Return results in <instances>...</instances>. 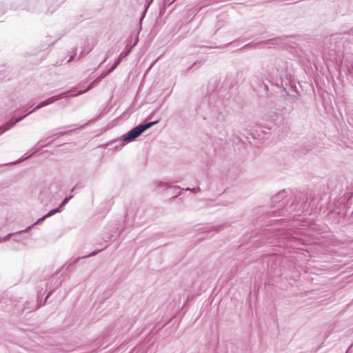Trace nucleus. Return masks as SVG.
<instances>
[{
	"label": "nucleus",
	"instance_id": "a211bd4d",
	"mask_svg": "<svg viewBox=\"0 0 353 353\" xmlns=\"http://www.w3.org/2000/svg\"><path fill=\"white\" fill-rule=\"evenodd\" d=\"M122 60V58L121 57H119L117 61H116V63L113 65H116V68L117 67V65L121 63Z\"/></svg>",
	"mask_w": 353,
	"mask_h": 353
},
{
	"label": "nucleus",
	"instance_id": "f03ea898",
	"mask_svg": "<svg viewBox=\"0 0 353 353\" xmlns=\"http://www.w3.org/2000/svg\"><path fill=\"white\" fill-rule=\"evenodd\" d=\"M159 121H151L145 123H141L139 125L134 127L129 132L123 134L119 139L114 140L111 142V143L119 142V145H117V148H121L126 143L131 142L134 141L136 138L139 137L144 131L151 128ZM109 143L108 145H110Z\"/></svg>",
	"mask_w": 353,
	"mask_h": 353
},
{
	"label": "nucleus",
	"instance_id": "9b49d317",
	"mask_svg": "<svg viewBox=\"0 0 353 353\" xmlns=\"http://www.w3.org/2000/svg\"><path fill=\"white\" fill-rule=\"evenodd\" d=\"M171 185L168 183H163V182H159L157 184V188H169Z\"/></svg>",
	"mask_w": 353,
	"mask_h": 353
},
{
	"label": "nucleus",
	"instance_id": "412c9836",
	"mask_svg": "<svg viewBox=\"0 0 353 353\" xmlns=\"http://www.w3.org/2000/svg\"><path fill=\"white\" fill-rule=\"evenodd\" d=\"M116 68V65H112L111 68L108 70V72H112L114 69Z\"/></svg>",
	"mask_w": 353,
	"mask_h": 353
},
{
	"label": "nucleus",
	"instance_id": "ddd939ff",
	"mask_svg": "<svg viewBox=\"0 0 353 353\" xmlns=\"http://www.w3.org/2000/svg\"><path fill=\"white\" fill-rule=\"evenodd\" d=\"M152 1H153V0H150V1L149 2V3L148 4V6H146V8H145V10H144V11H143V14H142V16L141 17V19H140V21H141L143 19V18L145 17V13H146L147 10H148V7H149L150 4L152 3Z\"/></svg>",
	"mask_w": 353,
	"mask_h": 353
},
{
	"label": "nucleus",
	"instance_id": "f3484780",
	"mask_svg": "<svg viewBox=\"0 0 353 353\" xmlns=\"http://www.w3.org/2000/svg\"><path fill=\"white\" fill-rule=\"evenodd\" d=\"M90 51V50H88V51H81V53H80V55H79V58L80 57H82L83 56H85L86 54H88L89 52Z\"/></svg>",
	"mask_w": 353,
	"mask_h": 353
},
{
	"label": "nucleus",
	"instance_id": "a878e982",
	"mask_svg": "<svg viewBox=\"0 0 353 353\" xmlns=\"http://www.w3.org/2000/svg\"><path fill=\"white\" fill-rule=\"evenodd\" d=\"M50 293H49V294H48V296H46V299H47L48 298V296H50Z\"/></svg>",
	"mask_w": 353,
	"mask_h": 353
},
{
	"label": "nucleus",
	"instance_id": "aec40b11",
	"mask_svg": "<svg viewBox=\"0 0 353 353\" xmlns=\"http://www.w3.org/2000/svg\"><path fill=\"white\" fill-rule=\"evenodd\" d=\"M34 153V152L32 153L31 154H30L29 156H28V157H26V158H23V159H19V162H21V161H25L26 159H28L29 157H32V155Z\"/></svg>",
	"mask_w": 353,
	"mask_h": 353
},
{
	"label": "nucleus",
	"instance_id": "f8f14e48",
	"mask_svg": "<svg viewBox=\"0 0 353 353\" xmlns=\"http://www.w3.org/2000/svg\"><path fill=\"white\" fill-rule=\"evenodd\" d=\"M12 234L10 233V234H8L7 236L0 238V242H5V241H8L10 239V237L12 236Z\"/></svg>",
	"mask_w": 353,
	"mask_h": 353
},
{
	"label": "nucleus",
	"instance_id": "9d476101",
	"mask_svg": "<svg viewBox=\"0 0 353 353\" xmlns=\"http://www.w3.org/2000/svg\"><path fill=\"white\" fill-rule=\"evenodd\" d=\"M101 251V250H97V251H94L93 252H92L91 254H89L88 255H85V256H83L82 257H79L77 258L76 260H75V262H77L79 259H83V258H87V257H90V256H94L96 255L97 254H98L99 252Z\"/></svg>",
	"mask_w": 353,
	"mask_h": 353
},
{
	"label": "nucleus",
	"instance_id": "1a4fd4ad",
	"mask_svg": "<svg viewBox=\"0 0 353 353\" xmlns=\"http://www.w3.org/2000/svg\"><path fill=\"white\" fill-rule=\"evenodd\" d=\"M138 41H139V39H138V37H137V38H136V39H135V42H134V45H133V46H132V47H131V48H130L128 51H126L125 52H122V53L120 54V57H121V58L123 59V58H124V57H127V56L130 53L132 48L134 46H135L137 45V43H138Z\"/></svg>",
	"mask_w": 353,
	"mask_h": 353
},
{
	"label": "nucleus",
	"instance_id": "393cba45",
	"mask_svg": "<svg viewBox=\"0 0 353 353\" xmlns=\"http://www.w3.org/2000/svg\"><path fill=\"white\" fill-rule=\"evenodd\" d=\"M276 118H273L272 119H273V120H276V119L278 118V117H279V116H278V114H276Z\"/></svg>",
	"mask_w": 353,
	"mask_h": 353
},
{
	"label": "nucleus",
	"instance_id": "dca6fc26",
	"mask_svg": "<svg viewBox=\"0 0 353 353\" xmlns=\"http://www.w3.org/2000/svg\"><path fill=\"white\" fill-rule=\"evenodd\" d=\"M52 141H50V142H49L48 143H47V144H41L42 140H41V141L37 143V145H39V148H43V147H46V146H47V145H48L49 143H50Z\"/></svg>",
	"mask_w": 353,
	"mask_h": 353
},
{
	"label": "nucleus",
	"instance_id": "4468645a",
	"mask_svg": "<svg viewBox=\"0 0 353 353\" xmlns=\"http://www.w3.org/2000/svg\"><path fill=\"white\" fill-rule=\"evenodd\" d=\"M108 74H110V72L108 70L105 71L101 74L99 77H98L99 79L101 81L102 79L105 78Z\"/></svg>",
	"mask_w": 353,
	"mask_h": 353
},
{
	"label": "nucleus",
	"instance_id": "20e7f679",
	"mask_svg": "<svg viewBox=\"0 0 353 353\" xmlns=\"http://www.w3.org/2000/svg\"><path fill=\"white\" fill-rule=\"evenodd\" d=\"M48 105L46 103V101L44 100L42 102H41L39 104H38L35 108H34L32 110H30V112H26L25 115L23 116V117H21L18 119H16V121L10 124H7L6 126L4 127H0V134H1L2 133H3L4 132L8 130L9 129H10L11 128H12L13 126L15 125V124H17V123H19V121H21L25 117H26L27 115L30 114V113L33 112L34 111L38 110V109H40L43 107H45V106H47Z\"/></svg>",
	"mask_w": 353,
	"mask_h": 353
},
{
	"label": "nucleus",
	"instance_id": "6ab92c4d",
	"mask_svg": "<svg viewBox=\"0 0 353 353\" xmlns=\"http://www.w3.org/2000/svg\"><path fill=\"white\" fill-rule=\"evenodd\" d=\"M122 60V58L121 57H119L117 61H116V63L113 65H116V68L117 67V65L121 63Z\"/></svg>",
	"mask_w": 353,
	"mask_h": 353
},
{
	"label": "nucleus",
	"instance_id": "6e6552de",
	"mask_svg": "<svg viewBox=\"0 0 353 353\" xmlns=\"http://www.w3.org/2000/svg\"><path fill=\"white\" fill-rule=\"evenodd\" d=\"M68 92H63V93H61V94H60L55 95V96L51 97H50V98H48V99H46L47 104H48V105H50V104H51V103H54V102H55V101H58V100H60V99H62V97H63V96L67 97V96H66V94H67Z\"/></svg>",
	"mask_w": 353,
	"mask_h": 353
},
{
	"label": "nucleus",
	"instance_id": "5701e85b",
	"mask_svg": "<svg viewBox=\"0 0 353 353\" xmlns=\"http://www.w3.org/2000/svg\"><path fill=\"white\" fill-rule=\"evenodd\" d=\"M61 284V281H56L55 283V287L54 289H55L56 288H57L59 285Z\"/></svg>",
	"mask_w": 353,
	"mask_h": 353
},
{
	"label": "nucleus",
	"instance_id": "423d86ee",
	"mask_svg": "<svg viewBox=\"0 0 353 353\" xmlns=\"http://www.w3.org/2000/svg\"><path fill=\"white\" fill-rule=\"evenodd\" d=\"M72 197V196H67L65 197L63 201H62V203L60 204V205L56 209H54V210H50L48 213H47L46 215H44L43 216H42L41 218L37 220V221H36L34 223H33L32 225H31L30 226H29L26 230H23V232H27L28 231L30 228H32L34 225H37V223H40L41 221H43L44 219H46V218L49 217V216H51L52 215H54V214L57 213V212H59L61 211V209L65 205H66L68 201H70V199Z\"/></svg>",
	"mask_w": 353,
	"mask_h": 353
},
{
	"label": "nucleus",
	"instance_id": "0eeeda50",
	"mask_svg": "<svg viewBox=\"0 0 353 353\" xmlns=\"http://www.w3.org/2000/svg\"><path fill=\"white\" fill-rule=\"evenodd\" d=\"M100 81H101L100 79H99L97 77L95 80H94L92 82L90 83V84L88 85L87 89H85L84 90H82V91H79L77 94H71L70 96L71 97H76V96L84 94V93L87 92L88 90H90L92 89L93 88H94Z\"/></svg>",
	"mask_w": 353,
	"mask_h": 353
},
{
	"label": "nucleus",
	"instance_id": "7ed1b4c3",
	"mask_svg": "<svg viewBox=\"0 0 353 353\" xmlns=\"http://www.w3.org/2000/svg\"><path fill=\"white\" fill-rule=\"evenodd\" d=\"M289 201L288 196L285 191L280 192L272 198V203L275 210H281L286 207Z\"/></svg>",
	"mask_w": 353,
	"mask_h": 353
},
{
	"label": "nucleus",
	"instance_id": "f257e3e1",
	"mask_svg": "<svg viewBox=\"0 0 353 353\" xmlns=\"http://www.w3.org/2000/svg\"><path fill=\"white\" fill-rule=\"evenodd\" d=\"M266 79L279 85L284 78L288 79L287 64L283 61H277L274 64L268 65L266 69Z\"/></svg>",
	"mask_w": 353,
	"mask_h": 353
},
{
	"label": "nucleus",
	"instance_id": "2eb2a0df",
	"mask_svg": "<svg viewBox=\"0 0 353 353\" xmlns=\"http://www.w3.org/2000/svg\"><path fill=\"white\" fill-rule=\"evenodd\" d=\"M186 191H191L192 192H198L200 191V188H192V189H190V188H186L185 189Z\"/></svg>",
	"mask_w": 353,
	"mask_h": 353
},
{
	"label": "nucleus",
	"instance_id": "b1692460",
	"mask_svg": "<svg viewBox=\"0 0 353 353\" xmlns=\"http://www.w3.org/2000/svg\"><path fill=\"white\" fill-rule=\"evenodd\" d=\"M67 133H68V132H60V133L59 134V135L62 136V135H64V134H67Z\"/></svg>",
	"mask_w": 353,
	"mask_h": 353
},
{
	"label": "nucleus",
	"instance_id": "39448f33",
	"mask_svg": "<svg viewBox=\"0 0 353 353\" xmlns=\"http://www.w3.org/2000/svg\"><path fill=\"white\" fill-rule=\"evenodd\" d=\"M48 105L46 103V101L44 100L42 102H41L39 104H38L35 108H34L32 110H30V112H26L25 115L23 116V117H21L18 119H16V121L10 124H7L6 126L4 127H0V134H1L2 133H3L4 132L8 130L9 129H10L11 128H12L13 126L15 125V124H17V123H19V121H21L25 117H26L27 115L30 114V113L33 112L34 111L38 110V109H40L43 107H45V106H47Z\"/></svg>",
	"mask_w": 353,
	"mask_h": 353
},
{
	"label": "nucleus",
	"instance_id": "4be33fe9",
	"mask_svg": "<svg viewBox=\"0 0 353 353\" xmlns=\"http://www.w3.org/2000/svg\"><path fill=\"white\" fill-rule=\"evenodd\" d=\"M74 57H75V55L72 56V57H71L68 60V63H70V62H71L72 60H74Z\"/></svg>",
	"mask_w": 353,
	"mask_h": 353
}]
</instances>
